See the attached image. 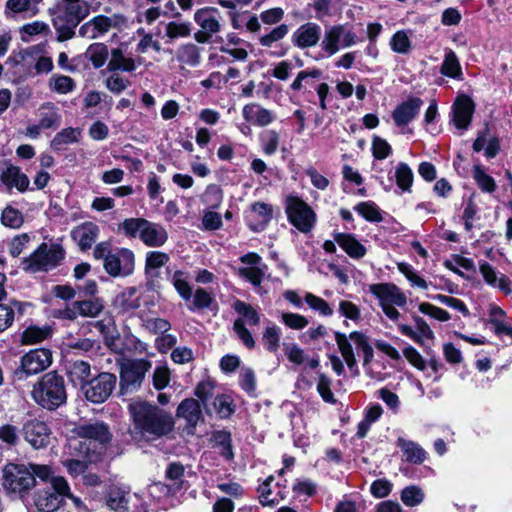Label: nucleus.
<instances>
[{
	"instance_id": "f257e3e1",
	"label": "nucleus",
	"mask_w": 512,
	"mask_h": 512,
	"mask_svg": "<svg viewBox=\"0 0 512 512\" xmlns=\"http://www.w3.org/2000/svg\"><path fill=\"white\" fill-rule=\"evenodd\" d=\"M128 412L135 432L147 440H158L174 430L171 413L155 403L137 400L128 405Z\"/></svg>"
},
{
	"instance_id": "f03ea898",
	"label": "nucleus",
	"mask_w": 512,
	"mask_h": 512,
	"mask_svg": "<svg viewBox=\"0 0 512 512\" xmlns=\"http://www.w3.org/2000/svg\"><path fill=\"white\" fill-rule=\"evenodd\" d=\"M34 401L48 411H54L67 401L66 386L63 376L57 371L42 375L32 390Z\"/></svg>"
},
{
	"instance_id": "7ed1b4c3",
	"label": "nucleus",
	"mask_w": 512,
	"mask_h": 512,
	"mask_svg": "<svg viewBox=\"0 0 512 512\" xmlns=\"http://www.w3.org/2000/svg\"><path fill=\"white\" fill-rule=\"evenodd\" d=\"M65 250L61 244L48 246L42 242L28 257L23 258L21 267L25 272H47L60 265L65 259Z\"/></svg>"
},
{
	"instance_id": "20e7f679",
	"label": "nucleus",
	"mask_w": 512,
	"mask_h": 512,
	"mask_svg": "<svg viewBox=\"0 0 512 512\" xmlns=\"http://www.w3.org/2000/svg\"><path fill=\"white\" fill-rule=\"evenodd\" d=\"M72 434L84 439L86 446L101 452V459H104L107 449L112 441L113 434L110 426L104 421L95 420L76 424Z\"/></svg>"
},
{
	"instance_id": "39448f33",
	"label": "nucleus",
	"mask_w": 512,
	"mask_h": 512,
	"mask_svg": "<svg viewBox=\"0 0 512 512\" xmlns=\"http://www.w3.org/2000/svg\"><path fill=\"white\" fill-rule=\"evenodd\" d=\"M70 458L63 459L62 465L66 468L67 473L76 478L83 475L89 465L98 464L103 461L101 452L90 449L84 441H70L67 447Z\"/></svg>"
},
{
	"instance_id": "423d86ee",
	"label": "nucleus",
	"mask_w": 512,
	"mask_h": 512,
	"mask_svg": "<svg viewBox=\"0 0 512 512\" xmlns=\"http://www.w3.org/2000/svg\"><path fill=\"white\" fill-rule=\"evenodd\" d=\"M89 3L64 5L60 14L52 18L57 41L65 42L75 36L76 27L89 15Z\"/></svg>"
},
{
	"instance_id": "0eeeda50",
	"label": "nucleus",
	"mask_w": 512,
	"mask_h": 512,
	"mask_svg": "<svg viewBox=\"0 0 512 512\" xmlns=\"http://www.w3.org/2000/svg\"><path fill=\"white\" fill-rule=\"evenodd\" d=\"M285 214L288 222L299 232L307 234L317 223L313 208L298 195L289 194L285 198Z\"/></svg>"
},
{
	"instance_id": "6e6552de",
	"label": "nucleus",
	"mask_w": 512,
	"mask_h": 512,
	"mask_svg": "<svg viewBox=\"0 0 512 512\" xmlns=\"http://www.w3.org/2000/svg\"><path fill=\"white\" fill-rule=\"evenodd\" d=\"M65 492H69L67 480L63 476L52 477L49 487L35 492L34 505L40 512H55L65 503Z\"/></svg>"
},
{
	"instance_id": "1a4fd4ad",
	"label": "nucleus",
	"mask_w": 512,
	"mask_h": 512,
	"mask_svg": "<svg viewBox=\"0 0 512 512\" xmlns=\"http://www.w3.org/2000/svg\"><path fill=\"white\" fill-rule=\"evenodd\" d=\"M151 367L152 363L144 358L123 362L120 365L119 394L126 395L138 391Z\"/></svg>"
},
{
	"instance_id": "9d476101",
	"label": "nucleus",
	"mask_w": 512,
	"mask_h": 512,
	"mask_svg": "<svg viewBox=\"0 0 512 512\" xmlns=\"http://www.w3.org/2000/svg\"><path fill=\"white\" fill-rule=\"evenodd\" d=\"M52 364V352L48 348H36L25 353L20 359V366L14 371L18 381L39 374Z\"/></svg>"
},
{
	"instance_id": "9b49d317",
	"label": "nucleus",
	"mask_w": 512,
	"mask_h": 512,
	"mask_svg": "<svg viewBox=\"0 0 512 512\" xmlns=\"http://www.w3.org/2000/svg\"><path fill=\"white\" fill-rule=\"evenodd\" d=\"M35 484L34 474L24 464L8 463L4 466L2 485L8 493H24Z\"/></svg>"
},
{
	"instance_id": "f8f14e48",
	"label": "nucleus",
	"mask_w": 512,
	"mask_h": 512,
	"mask_svg": "<svg viewBox=\"0 0 512 512\" xmlns=\"http://www.w3.org/2000/svg\"><path fill=\"white\" fill-rule=\"evenodd\" d=\"M19 433L34 449L46 448L50 444V436L52 434L50 427L45 421L32 415L23 418Z\"/></svg>"
},
{
	"instance_id": "ddd939ff",
	"label": "nucleus",
	"mask_w": 512,
	"mask_h": 512,
	"mask_svg": "<svg viewBox=\"0 0 512 512\" xmlns=\"http://www.w3.org/2000/svg\"><path fill=\"white\" fill-rule=\"evenodd\" d=\"M117 377L110 372H101L90 379L84 389L87 400L95 404L105 402L116 388Z\"/></svg>"
},
{
	"instance_id": "4468645a",
	"label": "nucleus",
	"mask_w": 512,
	"mask_h": 512,
	"mask_svg": "<svg viewBox=\"0 0 512 512\" xmlns=\"http://www.w3.org/2000/svg\"><path fill=\"white\" fill-rule=\"evenodd\" d=\"M103 267L111 277H127L134 272L135 255L129 248H118L105 257Z\"/></svg>"
},
{
	"instance_id": "2eb2a0df",
	"label": "nucleus",
	"mask_w": 512,
	"mask_h": 512,
	"mask_svg": "<svg viewBox=\"0 0 512 512\" xmlns=\"http://www.w3.org/2000/svg\"><path fill=\"white\" fill-rule=\"evenodd\" d=\"M476 110L474 100L467 94H459L451 107V122L459 130H467Z\"/></svg>"
},
{
	"instance_id": "dca6fc26",
	"label": "nucleus",
	"mask_w": 512,
	"mask_h": 512,
	"mask_svg": "<svg viewBox=\"0 0 512 512\" xmlns=\"http://www.w3.org/2000/svg\"><path fill=\"white\" fill-rule=\"evenodd\" d=\"M273 213L272 204L255 201L250 204L249 211L245 215L246 225L252 232H263L273 219Z\"/></svg>"
},
{
	"instance_id": "f3484780",
	"label": "nucleus",
	"mask_w": 512,
	"mask_h": 512,
	"mask_svg": "<svg viewBox=\"0 0 512 512\" xmlns=\"http://www.w3.org/2000/svg\"><path fill=\"white\" fill-rule=\"evenodd\" d=\"M412 319L415 323L418 332H416L411 326L407 324H398V330L402 335L410 338L419 346L424 347V352L427 355H431L433 353V350L430 347L424 346L423 338L433 340L435 338L433 330L422 317L414 314L412 315Z\"/></svg>"
},
{
	"instance_id": "a211bd4d",
	"label": "nucleus",
	"mask_w": 512,
	"mask_h": 512,
	"mask_svg": "<svg viewBox=\"0 0 512 512\" xmlns=\"http://www.w3.org/2000/svg\"><path fill=\"white\" fill-rule=\"evenodd\" d=\"M412 319L415 323L418 332H416L411 326L407 324H398V330L402 335L410 338L419 346L424 347V352L427 355H431L433 353V350L430 347L424 346L423 338L433 340L435 338L433 330L422 317L414 314L412 315Z\"/></svg>"
},
{
	"instance_id": "6ab92c4d",
	"label": "nucleus",
	"mask_w": 512,
	"mask_h": 512,
	"mask_svg": "<svg viewBox=\"0 0 512 512\" xmlns=\"http://www.w3.org/2000/svg\"><path fill=\"white\" fill-rule=\"evenodd\" d=\"M420 97L409 96L399 103L392 112V118L397 127H404L412 122L419 114L423 105Z\"/></svg>"
},
{
	"instance_id": "aec40b11",
	"label": "nucleus",
	"mask_w": 512,
	"mask_h": 512,
	"mask_svg": "<svg viewBox=\"0 0 512 512\" xmlns=\"http://www.w3.org/2000/svg\"><path fill=\"white\" fill-rule=\"evenodd\" d=\"M321 37V27L314 22H307L294 31L291 42L299 49L317 45Z\"/></svg>"
},
{
	"instance_id": "412c9836",
	"label": "nucleus",
	"mask_w": 512,
	"mask_h": 512,
	"mask_svg": "<svg viewBox=\"0 0 512 512\" xmlns=\"http://www.w3.org/2000/svg\"><path fill=\"white\" fill-rule=\"evenodd\" d=\"M176 415L186 420L188 434L192 435L198 422L203 418L201 404L197 399L186 398L178 405Z\"/></svg>"
},
{
	"instance_id": "4be33fe9",
	"label": "nucleus",
	"mask_w": 512,
	"mask_h": 512,
	"mask_svg": "<svg viewBox=\"0 0 512 512\" xmlns=\"http://www.w3.org/2000/svg\"><path fill=\"white\" fill-rule=\"evenodd\" d=\"M370 292L378 298L381 303L395 304L404 307L407 299L401 289L393 283H378L370 286Z\"/></svg>"
},
{
	"instance_id": "5701e85b",
	"label": "nucleus",
	"mask_w": 512,
	"mask_h": 512,
	"mask_svg": "<svg viewBox=\"0 0 512 512\" xmlns=\"http://www.w3.org/2000/svg\"><path fill=\"white\" fill-rule=\"evenodd\" d=\"M333 239L339 247L352 259H361L366 253V247L360 243L353 233L333 232Z\"/></svg>"
},
{
	"instance_id": "b1692460",
	"label": "nucleus",
	"mask_w": 512,
	"mask_h": 512,
	"mask_svg": "<svg viewBox=\"0 0 512 512\" xmlns=\"http://www.w3.org/2000/svg\"><path fill=\"white\" fill-rule=\"evenodd\" d=\"M1 182L9 188L15 187L20 193L29 189L30 180L21 168L13 164H8L0 175Z\"/></svg>"
},
{
	"instance_id": "393cba45",
	"label": "nucleus",
	"mask_w": 512,
	"mask_h": 512,
	"mask_svg": "<svg viewBox=\"0 0 512 512\" xmlns=\"http://www.w3.org/2000/svg\"><path fill=\"white\" fill-rule=\"evenodd\" d=\"M220 11L216 7L206 6L196 10L194 13V21L201 27V29L210 32L211 34L218 33L221 29L218 17Z\"/></svg>"
},
{
	"instance_id": "a878e982",
	"label": "nucleus",
	"mask_w": 512,
	"mask_h": 512,
	"mask_svg": "<svg viewBox=\"0 0 512 512\" xmlns=\"http://www.w3.org/2000/svg\"><path fill=\"white\" fill-rule=\"evenodd\" d=\"M137 293V287H126L114 298L113 307L122 314L137 310L141 306L140 296Z\"/></svg>"
},
{
	"instance_id": "bb28decb",
	"label": "nucleus",
	"mask_w": 512,
	"mask_h": 512,
	"mask_svg": "<svg viewBox=\"0 0 512 512\" xmlns=\"http://www.w3.org/2000/svg\"><path fill=\"white\" fill-rule=\"evenodd\" d=\"M242 115L247 122L259 127L267 126L275 119L270 110L260 107L256 103L246 104L242 109Z\"/></svg>"
},
{
	"instance_id": "cd10ccee",
	"label": "nucleus",
	"mask_w": 512,
	"mask_h": 512,
	"mask_svg": "<svg viewBox=\"0 0 512 512\" xmlns=\"http://www.w3.org/2000/svg\"><path fill=\"white\" fill-rule=\"evenodd\" d=\"M67 376L75 387H80L84 390L91 379V366L86 361H74L68 367Z\"/></svg>"
},
{
	"instance_id": "c85d7f7f",
	"label": "nucleus",
	"mask_w": 512,
	"mask_h": 512,
	"mask_svg": "<svg viewBox=\"0 0 512 512\" xmlns=\"http://www.w3.org/2000/svg\"><path fill=\"white\" fill-rule=\"evenodd\" d=\"M99 228L93 222H85L81 226L75 228L71 232L74 240L78 241L80 250H89L98 236Z\"/></svg>"
},
{
	"instance_id": "c756f323",
	"label": "nucleus",
	"mask_w": 512,
	"mask_h": 512,
	"mask_svg": "<svg viewBox=\"0 0 512 512\" xmlns=\"http://www.w3.org/2000/svg\"><path fill=\"white\" fill-rule=\"evenodd\" d=\"M140 240L147 247H161L168 240V233L160 224L149 221V225L142 230Z\"/></svg>"
},
{
	"instance_id": "7c9ffc66",
	"label": "nucleus",
	"mask_w": 512,
	"mask_h": 512,
	"mask_svg": "<svg viewBox=\"0 0 512 512\" xmlns=\"http://www.w3.org/2000/svg\"><path fill=\"white\" fill-rule=\"evenodd\" d=\"M396 445L403 452L407 462L420 465L426 460V451L418 443L398 437Z\"/></svg>"
},
{
	"instance_id": "2f4dec72",
	"label": "nucleus",
	"mask_w": 512,
	"mask_h": 512,
	"mask_svg": "<svg viewBox=\"0 0 512 512\" xmlns=\"http://www.w3.org/2000/svg\"><path fill=\"white\" fill-rule=\"evenodd\" d=\"M81 129L67 127L57 132L50 142L53 151L59 153L65 150L67 145L79 142Z\"/></svg>"
},
{
	"instance_id": "473e14b6",
	"label": "nucleus",
	"mask_w": 512,
	"mask_h": 512,
	"mask_svg": "<svg viewBox=\"0 0 512 512\" xmlns=\"http://www.w3.org/2000/svg\"><path fill=\"white\" fill-rule=\"evenodd\" d=\"M110 60L107 65L109 72H133L136 69V62L131 57H125L121 48H113L110 52Z\"/></svg>"
},
{
	"instance_id": "72a5a7b5",
	"label": "nucleus",
	"mask_w": 512,
	"mask_h": 512,
	"mask_svg": "<svg viewBox=\"0 0 512 512\" xmlns=\"http://www.w3.org/2000/svg\"><path fill=\"white\" fill-rule=\"evenodd\" d=\"M440 73L443 76L462 80L463 72L460 61L456 55V53L452 49H448L445 52L444 60L440 67Z\"/></svg>"
},
{
	"instance_id": "f704fd0d",
	"label": "nucleus",
	"mask_w": 512,
	"mask_h": 512,
	"mask_svg": "<svg viewBox=\"0 0 512 512\" xmlns=\"http://www.w3.org/2000/svg\"><path fill=\"white\" fill-rule=\"evenodd\" d=\"M105 499L106 505L110 510L125 512L128 509L127 492L118 486H110Z\"/></svg>"
},
{
	"instance_id": "c9c22d12",
	"label": "nucleus",
	"mask_w": 512,
	"mask_h": 512,
	"mask_svg": "<svg viewBox=\"0 0 512 512\" xmlns=\"http://www.w3.org/2000/svg\"><path fill=\"white\" fill-rule=\"evenodd\" d=\"M52 333L53 331L48 325L43 327L29 325L21 334V343L23 345H34L50 338Z\"/></svg>"
},
{
	"instance_id": "e433bc0d",
	"label": "nucleus",
	"mask_w": 512,
	"mask_h": 512,
	"mask_svg": "<svg viewBox=\"0 0 512 512\" xmlns=\"http://www.w3.org/2000/svg\"><path fill=\"white\" fill-rule=\"evenodd\" d=\"M344 34V27L342 25L332 26L325 31L324 39L321 42V48L329 55L332 56L339 51V42Z\"/></svg>"
},
{
	"instance_id": "4c0bfd02",
	"label": "nucleus",
	"mask_w": 512,
	"mask_h": 512,
	"mask_svg": "<svg viewBox=\"0 0 512 512\" xmlns=\"http://www.w3.org/2000/svg\"><path fill=\"white\" fill-rule=\"evenodd\" d=\"M145 225H149V221L145 218H126L118 224L117 233L123 234L127 238H140Z\"/></svg>"
},
{
	"instance_id": "58836bf2",
	"label": "nucleus",
	"mask_w": 512,
	"mask_h": 512,
	"mask_svg": "<svg viewBox=\"0 0 512 512\" xmlns=\"http://www.w3.org/2000/svg\"><path fill=\"white\" fill-rule=\"evenodd\" d=\"M213 408L219 419H230L236 411V404L233 398L225 393L214 397Z\"/></svg>"
},
{
	"instance_id": "ea45409f",
	"label": "nucleus",
	"mask_w": 512,
	"mask_h": 512,
	"mask_svg": "<svg viewBox=\"0 0 512 512\" xmlns=\"http://www.w3.org/2000/svg\"><path fill=\"white\" fill-rule=\"evenodd\" d=\"M233 310L245 320V325L257 326L260 324L261 315L251 304L236 299L232 304Z\"/></svg>"
},
{
	"instance_id": "a19ab883",
	"label": "nucleus",
	"mask_w": 512,
	"mask_h": 512,
	"mask_svg": "<svg viewBox=\"0 0 512 512\" xmlns=\"http://www.w3.org/2000/svg\"><path fill=\"white\" fill-rule=\"evenodd\" d=\"M171 284L175 288L178 295L184 301H190L193 295V289L188 281V274L182 270H176L171 277Z\"/></svg>"
},
{
	"instance_id": "79ce46f5",
	"label": "nucleus",
	"mask_w": 512,
	"mask_h": 512,
	"mask_svg": "<svg viewBox=\"0 0 512 512\" xmlns=\"http://www.w3.org/2000/svg\"><path fill=\"white\" fill-rule=\"evenodd\" d=\"M473 179L482 192L492 194L497 189V184L492 176L486 173L481 164H475L472 169Z\"/></svg>"
},
{
	"instance_id": "37998d69",
	"label": "nucleus",
	"mask_w": 512,
	"mask_h": 512,
	"mask_svg": "<svg viewBox=\"0 0 512 512\" xmlns=\"http://www.w3.org/2000/svg\"><path fill=\"white\" fill-rule=\"evenodd\" d=\"M84 56L89 59L95 69H99L109 57L108 46L100 42L92 43L88 46Z\"/></svg>"
},
{
	"instance_id": "c03bdc74",
	"label": "nucleus",
	"mask_w": 512,
	"mask_h": 512,
	"mask_svg": "<svg viewBox=\"0 0 512 512\" xmlns=\"http://www.w3.org/2000/svg\"><path fill=\"white\" fill-rule=\"evenodd\" d=\"M212 441L220 447V454L227 460L234 458L233 446H232V435L228 430H216L212 432Z\"/></svg>"
},
{
	"instance_id": "a18cd8bd",
	"label": "nucleus",
	"mask_w": 512,
	"mask_h": 512,
	"mask_svg": "<svg viewBox=\"0 0 512 512\" xmlns=\"http://www.w3.org/2000/svg\"><path fill=\"white\" fill-rule=\"evenodd\" d=\"M41 109H47V111L40 113V126L43 129H57L61 123V115L58 112V108L52 102H47L41 106Z\"/></svg>"
},
{
	"instance_id": "49530a36",
	"label": "nucleus",
	"mask_w": 512,
	"mask_h": 512,
	"mask_svg": "<svg viewBox=\"0 0 512 512\" xmlns=\"http://www.w3.org/2000/svg\"><path fill=\"white\" fill-rule=\"evenodd\" d=\"M414 174L410 166L405 162H399L395 170L396 185L402 192H411Z\"/></svg>"
},
{
	"instance_id": "de8ad7c7",
	"label": "nucleus",
	"mask_w": 512,
	"mask_h": 512,
	"mask_svg": "<svg viewBox=\"0 0 512 512\" xmlns=\"http://www.w3.org/2000/svg\"><path fill=\"white\" fill-rule=\"evenodd\" d=\"M177 59L181 63L196 67L201 60L200 48L193 43L183 44L177 50Z\"/></svg>"
},
{
	"instance_id": "09e8293b",
	"label": "nucleus",
	"mask_w": 512,
	"mask_h": 512,
	"mask_svg": "<svg viewBox=\"0 0 512 512\" xmlns=\"http://www.w3.org/2000/svg\"><path fill=\"white\" fill-rule=\"evenodd\" d=\"M216 387V381L210 377L201 380L194 389V395L198 398L197 400L204 405L205 411L208 415L211 414L210 409L207 406L208 400L212 397L213 391Z\"/></svg>"
},
{
	"instance_id": "8fccbe9b",
	"label": "nucleus",
	"mask_w": 512,
	"mask_h": 512,
	"mask_svg": "<svg viewBox=\"0 0 512 512\" xmlns=\"http://www.w3.org/2000/svg\"><path fill=\"white\" fill-rule=\"evenodd\" d=\"M354 210L368 222L379 223L383 220L380 208L371 200L359 202Z\"/></svg>"
},
{
	"instance_id": "3c124183",
	"label": "nucleus",
	"mask_w": 512,
	"mask_h": 512,
	"mask_svg": "<svg viewBox=\"0 0 512 512\" xmlns=\"http://www.w3.org/2000/svg\"><path fill=\"white\" fill-rule=\"evenodd\" d=\"M259 142L265 155L271 156L278 150L280 136L276 130H264L259 134Z\"/></svg>"
},
{
	"instance_id": "603ef678",
	"label": "nucleus",
	"mask_w": 512,
	"mask_h": 512,
	"mask_svg": "<svg viewBox=\"0 0 512 512\" xmlns=\"http://www.w3.org/2000/svg\"><path fill=\"white\" fill-rule=\"evenodd\" d=\"M425 498L423 490L417 485H409L404 487L400 492V499L407 507H415L420 505Z\"/></svg>"
},
{
	"instance_id": "864d4df0",
	"label": "nucleus",
	"mask_w": 512,
	"mask_h": 512,
	"mask_svg": "<svg viewBox=\"0 0 512 512\" xmlns=\"http://www.w3.org/2000/svg\"><path fill=\"white\" fill-rule=\"evenodd\" d=\"M192 297L193 303L188 306L190 311L211 309L213 304L217 307L213 295L204 288L198 287Z\"/></svg>"
},
{
	"instance_id": "5fc2aeb1",
	"label": "nucleus",
	"mask_w": 512,
	"mask_h": 512,
	"mask_svg": "<svg viewBox=\"0 0 512 512\" xmlns=\"http://www.w3.org/2000/svg\"><path fill=\"white\" fill-rule=\"evenodd\" d=\"M170 257L167 253L162 251H149L146 253L145 258V267L144 273L145 275H149L152 270H159L161 267L165 266Z\"/></svg>"
},
{
	"instance_id": "6e6d98bb",
	"label": "nucleus",
	"mask_w": 512,
	"mask_h": 512,
	"mask_svg": "<svg viewBox=\"0 0 512 512\" xmlns=\"http://www.w3.org/2000/svg\"><path fill=\"white\" fill-rule=\"evenodd\" d=\"M281 330L278 326L266 327L262 335L265 349L270 353H276L280 347Z\"/></svg>"
},
{
	"instance_id": "4d7b16f0",
	"label": "nucleus",
	"mask_w": 512,
	"mask_h": 512,
	"mask_svg": "<svg viewBox=\"0 0 512 512\" xmlns=\"http://www.w3.org/2000/svg\"><path fill=\"white\" fill-rule=\"evenodd\" d=\"M73 306L77 314L83 317H97L103 310V305L98 299L75 301Z\"/></svg>"
},
{
	"instance_id": "13d9d810",
	"label": "nucleus",
	"mask_w": 512,
	"mask_h": 512,
	"mask_svg": "<svg viewBox=\"0 0 512 512\" xmlns=\"http://www.w3.org/2000/svg\"><path fill=\"white\" fill-rule=\"evenodd\" d=\"M318 375L317 392L322 400L329 404H336L337 400L331 390L332 380L321 371L316 372Z\"/></svg>"
},
{
	"instance_id": "bf43d9fd",
	"label": "nucleus",
	"mask_w": 512,
	"mask_h": 512,
	"mask_svg": "<svg viewBox=\"0 0 512 512\" xmlns=\"http://www.w3.org/2000/svg\"><path fill=\"white\" fill-rule=\"evenodd\" d=\"M238 383L240 388L250 397H256V376L254 371L245 367L239 374Z\"/></svg>"
},
{
	"instance_id": "052dcab7",
	"label": "nucleus",
	"mask_w": 512,
	"mask_h": 512,
	"mask_svg": "<svg viewBox=\"0 0 512 512\" xmlns=\"http://www.w3.org/2000/svg\"><path fill=\"white\" fill-rule=\"evenodd\" d=\"M23 222L22 213L10 205L6 206L1 213V223L6 227L18 229L22 226Z\"/></svg>"
},
{
	"instance_id": "680f3d73",
	"label": "nucleus",
	"mask_w": 512,
	"mask_h": 512,
	"mask_svg": "<svg viewBox=\"0 0 512 512\" xmlns=\"http://www.w3.org/2000/svg\"><path fill=\"white\" fill-rule=\"evenodd\" d=\"M391 50L399 54H407L411 49V41L405 30L396 31L390 40Z\"/></svg>"
},
{
	"instance_id": "e2e57ef3",
	"label": "nucleus",
	"mask_w": 512,
	"mask_h": 512,
	"mask_svg": "<svg viewBox=\"0 0 512 512\" xmlns=\"http://www.w3.org/2000/svg\"><path fill=\"white\" fill-rule=\"evenodd\" d=\"M233 331L237 335V337L241 340L243 345L249 349L252 350L255 348L256 343L252 336V333L249 331V329L245 326V320L242 318L235 319L233 323Z\"/></svg>"
},
{
	"instance_id": "0e129e2a",
	"label": "nucleus",
	"mask_w": 512,
	"mask_h": 512,
	"mask_svg": "<svg viewBox=\"0 0 512 512\" xmlns=\"http://www.w3.org/2000/svg\"><path fill=\"white\" fill-rule=\"evenodd\" d=\"M371 151L376 160H384L393 152L391 145L385 139L377 135L373 136Z\"/></svg>"
},
{
	"instance_id": "69168bd1",
	"label": "nucleus",
	"mask_w": 512,
	"mask_h": 512,
	"mask_svg": "<svg viewBox=\"0 0 512 512\" xmlns=\"http://www.w3.org/2000/svg\"><path fill=\"white\" fill-rule=\"evenodd\" d=\"M418 309L422 314L430 316L440 322H447L451 319V315L448 311L428 302L420 303Z\"/></svg>"
},
{
	"instance_id": "338daca9",
	"label": "nucleus",
	"mask_w": 512,
	"mask_h": 512,
	"mask_svg": "<svg viewBox=\"0 0 512 512\" xmlns=\"http://www.w3.org/2000/svg\"><path fill=\"white\" fill-rule=\"evenodd\" d=\"M289 32L287 24H280L273 28L268 34H265L259 38V43L263 47H271L274 42L283 39Z\"/></svg>"
},
{
	"instance_id": "774afa93",
	"label": "nucleus",
	"mask_w": 512,
	"mask_h": 512,
	"mask_svg": "<svg viewBox=\"0 0 512 512\" xmlns=\"http://www.w3.org/2000/svg\"><path fill=\"white\" fill-rule=\"evenodd\" d=\"M304 300L311 309L318 311L322 316L333 315V309L330 307L329 303L321 297L312 293H306Z\"/></svg>"
}]
</instances>
